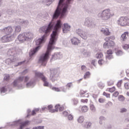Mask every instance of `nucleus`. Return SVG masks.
<instances>
[{
    "label": "nucleus",
    "mask_w": 129,
    "mask_h": 129,
    "mask_svg": "<svg viewBox=\"0 0 129 129\" xmlns=\"http://www.w3.org/2000/svg\"><path fill=\"white\" fill-rule=\"evenodd\" d=\"M62 27H63L62 21L57 20L56 21H51L49 22L47 26H44L39 28V33L44 34L43 36H45V38L50 35V33L53 30L52 33L50 34V38L47 45L46 51L40 55L38 59V63H41V65L43 66L47 65V62L50 58L52 50L54 48V45H55L56 41L58 39V36H59Z\"/></svg>",
    "instance_id": "f257e3e1"
},
{
    "label": "nucleus",
    "mask_w": 129,
    "mask_h": 129,
    "mask_svg": "<svg viewBox=\"0 0 129 129\" xmlns=\"http://www.w3.org/2000/svg\"><path fill=\"white\" fill-rule=\"evenodd\" d=\"M74 0H59L57 6L52 15V19H58L60 16L65 18L68 14V9Z\"/></svg>",
    "instance_id": "f03ea898"
},
{
    "label": "nucleus",
    "mask_w": 129,
    "mask_h": 129,
    "mask_svg": "<svg viewBox=\"0 0 129 129\" xmlns=\"http://www.w3.org/2000/svg\"><path fill=\"white\" fill-rule=\"evenodd\" d=\"M46 42V38L45 35H42L40 38L35 40V45L37 46L35 48L31 49L29 52V56L30 58L35 56L38 51L41 49L43 44Z\"/></svg>",
    "instance_id": "7ed1b4c3"
},
{
    "label": "nucleus",
    "mask_w": 129,
    "mask_h": 129,
    "mask_svg": "<svg viewBox=\"0 0 129 129\" xmlns=\"http://www.w3.org/2000/svg\"><path fill=\"white\" fill-rule=\"evenodd\" d=\"M34 36V34L31 32H24L20 34L17 37L18 41L20 43H24L25 41H28V40H31L32 38Z\"/></svg>",
    "instance_id": "20e7f679"
},
{
    "label": "nucleus",
    "mask_w": 129,
    "mask_h": 129,
    "mask_svg": "<svg viewBox=\"0 0 129 129\" xmlns=\"http://www.w3.org/2000/svg\"><path fill=\"white\" fill-rule=\"evenodd\" d=\"M109 11V9L104 10L98 14V17H99V18H100V19H101V20L104 21L108 20V19L110 18L111 15L110 12Z\"/></svg>",
    "instance_id": "39448f33"
},
{
    "label": "nucleus",
    "mask_w": 129,
    "mask_h": 129,
    "mask_svg": "<svg viewBox=\"0 0 129 129\" xmlns=\"http://www.w3.org/2000/svg\"><path fill=\"white\" fill-rule=\"evenodd\" d=\"M29 79L30 78L28 76H25L24 78V77H19L17 79L15 80L14 82L12 83L13 87H17L19 83H21V82H23L24 80V82H28L29 81Z\"/></svg>",
    "instance_id": "423d86ee"
},
{
    "label": "nucleus",
    "mask_w": 129,
    "mask_h": 129,
    "mask_svg": "<svg viewBox=\"0 0 129 129\" xmlns=\"http://www.w3.org/2000/svg\"><path fill=\"white\" fill-rule=\"evenodd\" d=\"M17 37V34L13 33L12 35H7L2 37L1 38V41L3 43H8V42H11L13 41Z\"/></svg>",
    "instance_id": "0eeeda50"
},
{
    "label": "nucleus",
    "mask_w": 129,
    "mask_h": 129,
    "mask_svg": "<svg viewBox=\"0 0 129 129\" xmlns=\"http://www.w3.org/2000/svg\"><path fill=\"white\" fill-rule=\"evenodd\" d=\"M50 78L51 81L54 82L55 80H57V77H58V72H57V70L54 69H50Z\"/></svg>",
    "instance_id": "6e6552de"
},
{
    "label": "nucleus",
    "mask_w": 129,
    "mask_h": 129,
    "mask_svg": "<svg viewBox=\"0 0 129 129\" xmlns=\"http://www.w3.org/2000/svg\"><path fill=\"white\" fill-rule=\"evenodd\" d=\"M7 13L8 15H14V16L17 15L19 16V17L21 16H24V12L22 11H16V10H8Z\"/></svg>",
    "instance_id": "1a4fd4ad"
},
{
    "label": "nucleus",
    "mask_w": 129,
    "mask_h": 129,
    "mask_svg": "<svg viewBox=\"0 0 129 129\" xmlns=\"http://www.w3.org/2000/svg\"><path fill=\"white\" fill-rule=\"evenodd\" d=\"M85 25L89 28H93L95 27V24L91 18H86L85 21Z\"/></svg>",
    "instance_id": "9d476101"
},
{
    "label": "nucleus",
    "mask_w": 129,
    "mask_h": 129,
    "mask_svg": "<svg viewBox=\"0 0 129 129\" xmlns=\"http://www.w3.org/2000/svg\"><path fill=\"white\" fill-rule=\"evenodd\" d=\"M5 63L7 65H12L15 66V64L17 63V57H13L12 58H7L5 60Z\"/></svg>",
    "instance_id": "9b49d317"
},
{
    "label": "nucleus",
    "mask_w": 129,
    "mask_h": 129,
    "mask_svg": "<svg viewBox=\"0 0 129 129\" xmlns=\"http://www.w3.org/2000/svg\"><path fill=\"white\" fill-rule=\"evenodd\" d=\"M114 45H115V43H114V41L112 40H108L106 41L103 44V48L104 49H106V48H113L114 47Z\"/></svg>",
    "instance_id": "f8f14e48"
},
{
    "label": "nucleus",
    "mask_w": 129,
    "mask_h": 129,
    "mask_svg": "<svg viewBox=\"0 0 129 129\" xmlns=\"http://www.w3.org/2000/svg\"><path fill=\"white\" fill-rule=\"evenodd\" d=\"M13 27L11 26L5 27L2 30V32H3V33H5L6 35H11V34L13 33Z\"/></svg>",
    "instance_id": "ddd939ff"
},
{
    "label": "nucleus",
    "mask_w": 129,
    "mask_h": 129,
    "mask_svg": "<svg viewBox=\"0 0 129 129\" xmlns=\"http://www.w3.org/2000/svg\"><path fill=\"white\" fill-rule=\"evenodd\" d=\"M76 33L79 36H80L82 39H84V40H86V39H87L86 33L81 29H77L76 30Z\"/></svg>",
    "instance_id": "4468645a"
},
{
    "label": "nucleus",
    "mask_w": 129,
    "mask_h": 129,
    "mask_svg": "<svg viewBox=\"0 0 129 129\" xmlns=\"http://www.w3.org/2000/svg\"><path fill=\"white\" fill-rule=\"evenodd\" d=\"M63 55L61 53V52H55L54 54H52L50 61H54V60H57V59H61Z\"/></svg>",
    "instance_id": "2eb2a0df"
},
{
    "label": "nucleus",
    "mask_w": 129,
    "mask_h": 129,
    "mask_svg": "<svg viewBox=\"0 0 129 129\" xmlns=\"http://www.w3.org/2000/svg\"><path fill=\"white\" fill-rule=\"evenodd\" d=\"M126 17H121L119 20H117L118 25H120L122 27L126 26Z\"/></svg>",
    "instance_id": "dca6fc26"
},
{
    "label": "nucleus",
    "mask_w": 129,
    "mask_h": 129,
    "mask_svg": "<svg viewBox=\"0 0 129 129\" xmlns=\"http://www.w3.org/2000/svg\"><path fill=\"white\" fill-rule=\"evenodd\" d=\"M36 81L37 80L36 79H33L27 82L26 84L27 88H33L36 85Z\"/></svg>",
    "instance_id": "f3484780"
},
{
    "label": "nucleus",
    "mask_w": 129,
    "mask_h": 129,
    "mask_svg": "<svg viewBox=\"0 0 129 129\" xmlns=\"http://www.w3.org/2000/svg\"><path fill=\"white\" fill-rule=\"evenodd\" d=\"M19 125V127L18 129H23L25 127V124L23 123L21 119L15 120L13 121V123L12 125Z\"/></svg>",
    "instance_id": "a211bd4d"
},
{
    "label": "nucleus",
    "mask_w": 129,
    "mask_h": 129,
    "mask_svg": "<svg viewBox=\"0 0 129 129\" xmlns=\"http://www.w3.org/2000/svg\"><path fill=\"white\" fill-rule=\"evenodd\" d=\"M71 26L68 24V23H64L63 27H62V33H68L70 31Z\"/></svg>",
    "instance_id": "6ab92c4d"
},
{
    "label": "nucleus",
    "mask_w": 129,
    "mask_h": 129,
    "mask_svg": "<svg viewBox=\"0 0 129 129\" xmlns=\"http://www.w3.org/2000/svg\"><path fill=\"white\" fill-rule=\"evenodd\" d=\"M7 54L9 56H11L13 58H14V57L16 58V56H17V51H16L15 49H10L7 52Z\"/></svg>",
    "instance_id": "aec40b11"
},
{
    "label": "nucleus",
    "mask_w": 129,
    "mask_h": 129,
    "mask_svg": "<svg viewBox=\"0 0 129 129\" xmlns=\"http://www.w3.org/2000/svg\"><path fill=\"white\" fill-rule=\"evenodd\" d=\"M71 43L74 46H78L79 44H80V40L76 37H73L71 40Z\"/></svg>",
    "instance_id": "412c9836"
},
{
    "label": "nucleus",
    "mask_w": 129,
    "mask_h": 129,
    "mask_svg": "<svg viewBox=\"0 0 129 129\" xmlns=\"http://www.w3.org/2000/svg\"><path fill=\"white\" fill-rule=\"evenodd\" d=\"M19 23L20 25H22L25 28H27L28 27V25H29V21L25 20L24 19H20Z\"/></svg>",
    "instance_id": "4be33fe9"
},
{
    "label": "nucleus",
    "mask_w": 129,
    "mask_h": 129,
    "mask_svg": "<svg viewBox=\"0 0 129 129\" xmlns=\"http://www.w3.org/2000/svg\"><path fill=\"white\" fill-rule=\"evenodd\" d=\"M35 77L37 78H40L41 80L43 79V78H46L45 76H44V74L43 73H40V72H36L35 73Z\"/></svg>",
    "instance_id": "5701e85b"
},
{
    "label": "nucleus",
    "mask_w": 129,
    "mask_h": 129,
    "mask_svg": "<svg viewBox=\"0 0 129 129\" xmlns=\"http://www.w3.org/2000/svg\"><path fill=\"white\" fill-rule=\"evenodd\" d=\"M13 28L15 29V32H14V34L16 33L17 36V33H19V32H21V30H22V27L20 25H17L13 27Z\"/></svg>",
    "instance_id": "b1692460"
},
{
    "label": "nucleus",
    "mask_w": 129,
    "mask_h": 129,
    "mask_svg": "<svg viewBox=\"0 0 129 129\" xmlns=\"http://www.w3.org/2000/svg\"><path fill=\"white\" fill-rule=\"evenodd\" d=\"M42 81L43 82V86L45 87H49V85H50V84L48 81H47V78H43L42 79Z\"/></svg>",
    "instance_id": "393cba45"
},
{
    "label": "nucleus",
    "mask_w": 129,
    "mask_h": 129,
    "mask_svg": "<svg viewBox=\"0 0 129 129\" xmlns=\"http://www.w3.org/2000/svg\"><path fill=\"white\" fill-rule=\"evenodd\" d=\"M54 0H44L42 3L43 4H44L46 6H47L49 7L53 2H54Z\"/></svg>",
    "instance_id": "a878e982"
},
{
    "label": "nucleus",
    "mask_w": 129,
    "mask_h": 129,
    "mask_svg": "<svg viewBox=\"0 0 129 129\" xmlns=\"http://www.w3.org/2000/svg\"><path fill=\"white\" fill-rule=\"evenodd\" d=\"M7 91H8V88H7V87L3 86L0 88V92L1 94H2V93H6Z\"/></svg>",
    "instance_id": "bb28decb"
},
{
    "label": "nucleus",
    "mask_w": 129,
    "mask_h": 129,
    "mask_svg": "<svg viewBox=\"0 0 129 129\" xmlns=\"http://www.w3.org/2000/svg\"><path fill=\"white\" fill-rule=\"evenodd\" d=\"M91 126V122H86L84 124V127L86 128H89Z\"/></svg>",
    "instance_id": "cd10ccee"
},
{
    "label": "nucleus",
    "mask_w": 129,
    "mask_h": 129,
    "mask_svg": "<svg viewBox=\"0 0 129 129\" xmlns=\"http://www.w3.org/2000/svg\"><path fill=\"white\" fill-rule=\"evenodd\" d=\"M25 63V61H22L18 62H17L16 59V63L14 64V67H18V66H21V65H23Z\"/></svg>",
    "instance_id": "c85d7f7f"
},
{
    "label": "nucleus",
    "mask_w": 129,
    "mask_h": 129,
    "mask_svg": "<svg viewBox=\"0 0 129 129\" xmlns=\"http://www.w3.org/2000/svg\"><path fill=\"white\" fill-rule=\"evenodd\" d=\"M72 101L74 105H77L78 104V99L77 98H73Z\"/></svg>",
    "instance_id": "c756f323"
},
{
    "label": "nucleus",
    "mask_w": 129,
    "mask_h": 129,
    "mask_svg": "<svg viewBox=\"0 0 129 129\" xmlns=\"http://www.w3.org/2000/svg\"><path fill=\"white\" fill-rule=\"evenodd\" d=\"M84 121V117L83 116H81L79 117L78 119V122H79L80 123H82Z\"/></svg>",
    "instance_id": "7c9ffc66"
},
{
    "label": "nucleus",
    "mask_w": 129,
    "mask_h": 129,
    "mask_svg": "<svg viewBox=\"0 0 129 129\" xmlns=\"http://www.w3.org/2000/svg\"><path fill=\"white\" fill-rule=\"evenodd\" d=\"M87 110H88V107H87V106L85 105L82 107V111H83V112H86Z\"/></svg>",
    "instance_id": "2f4dec72"
},
{
    "label": "nucleus",
    "mask_w": 129,
    "mask_h": 129,
    "mask_svg": "<svg viewBox=\"0 0 129 129\" xmlns=\"http://www.w3.org/2000/svg\"><path fill=\"white\" fill-rule=\"evenodd\" d=\"M115 53L117 56H121L123 54L122 51L120 50H117L115 52Z\"/></svg>",
    "instance_id": "473e14b6"
},
{
    "label": "nucleus",
    "mask_w": 129,
    "mask_h": 129,
    "mask_svg": "<svg viewBox=\"0 0 129 129\" xmlns=\"http://www.w3.org/2000/svg\"><path fill=\"white\" fill-rule=\"evenodd\" d=\"M90 76V72H87L85 73L84 76V79H86V78H88Z\"/></svg>",
    "instance_id": "72a5a7b5"
},
{
    "label": "nucleus",
    "mask_w": 129,
    "mask_h": 129,
    "mask_svg": "<svg viewBox=\"0 0 129 129\" xmlns=\"http://www.w3.org/2000/svg\"><path fill=\"white\" fill-rule=\"evenodd\" d=\"M99 123L100 124H101L102 123V121L103 120H105V119H106V118L105 117H104V116H101L100 117H99Z\"/></svg>",
    "instance_id": "f704fd0d"
},
{
    "label": "nucleus",
    "mask_w": 129,
    "mask_h": 129,
    "mask_svg": "<svg viewBox=\"0 0 129 129\" xmlns=\"http://www.w3.org/2000/svg\"><path fill=\"white\" fill-rule=\"evenodd\" d=\"M103 56V54L102 53H98L96 54V58L97 59H100Z\"/></svg>",
    "instance_id": "c9c22d12"
},
{
    "label": "nucleus",
    "mask_w": 129,
    "mask_h": 129,
    "mask_svg": "<svg viewBox=\"0 0 129 129\" xmlns=\"http://www.w3.org/2000/svg\"><path fill=\"white\" fill-rule=\"evenodd\" d=\"M118 99L119 101H123L124 100V97L122 95H119Z\"/></svg>",
    "instance_id": "e433bc0d"
},
{
    "label": "nucleus",
    "mask_w": 129,
    "mask_h": 129,
    "mask_svg": "<svg viewBox=\"0 0 129 129\" xmlns=\"http://www.w3.org/2000/svg\"><path fill=\"white\" fill-rule=\"evenodd\" d=\"M31 110L28 109L27 111V115H26V117H27V118H29V117H30L31 116Z\"/></svg>",
    "instance_id": "4c0bfd02"
},
{
    "label": "nucleus",
    "mask_w": 129,
    "mask_h": 129,
    "mask_svg": "<svg viewBox=\"0 0 129 129\" xmlns=\"http://www.w3.org/2000/svg\"><path fill=\"white\" fill-rule=\"evenodd\" d=\"M90 108L91 110L92 111H93V112H95V107L94 106V104H91L90 106Z\"/></svg>",
    "instance_id": "58836bf2"
},
{
    "label": "nucleus",
    "mask_w": 129,
    "mask_h": 129,
    "mask_svg": "<svg viewBox=\"0 0 129 129\" xmlns=\"http://www.w3.org/2000/svg\"><path fill=\"white\" fill-rule=\"evenodd\" d=\"M5 81H9L10 80V75H6L4 78Z\"/></svg>",
    "instance_id": "ea45409f"
},
{
    "label": "nucleus",
    "mask_w": 129,
    "mask_h": 129,
    "mask_svg": "<svg viewBox=\"0 0 129 129\" xmlns=\"http://www.w3.org/2000/svg\"><path fill=\"white\" fill-rule=\"evenodd\" d=\"M103 95H104V96H106V97H107V98H110V94H109V93H107L105 92H104L103 93Z\"/></svg>",
    "instance_id": "a19ab883"
},
{
    "label": "nucleus",
    "mask_w": 129,
    "mask_h": 129,
    "mask_svg": "<svg viewBox=\"0 0 129 129\" xmlns=\"http://www.w3.org/2000/svg\"><path fill=\"white\" fill-rule=\"evenodd\" d=\"M123 49H124V50H128L129 49V44H125L123 45L122 46Z\"/></svg>",
    "instance_id": "79ce46f5"
},
{
    "label": "nucleus",
    "mask_w": 129,
    "mask_h": 129,
    "mask_svg": "<svg viewBox=\"0 0 129 129\" xmlns=\"http://www.w3.org/2000/svg\"><path fill=\"white\" fill-rule=\"evenodd\" d=\"M66 87H68L69 89V88H71V87H73V84H72V82H70L66 85Z\"/></svg>",
    "instance_id": "37998d69"
},
{
    "label": "nucleus",
    "mask_w": 129,
    "mask_h": 129,
    "mask_svg": "<svg viewBox=\"0 0 129 129\" xmlns=\"http://www.w3.org/2000/svg\"><path fill=\"white\" fill-rule=\"evenodd\" d=\"M52 90H53V91H56L57 92H59L60 91V89L58 87H53L52 88Z\"/></svg>",
    "instance_id": "c03bdc74"
},
{
    "label": "nucleus",
    "mask_w": 129,
    "mask_h": 129,
    "mask_svg": "<svg viewBox=\"0 0 129 129\" xmlns=\"http://www.w3.org/2000/svg\"><path fill=\"white\" fill-rule=\"evenodd\" d=\"M106 58H107V59H108V60H110L111 59H113V55L111 54H108L106 56Z\"/></svg>",
    "instance_id": "a18cd8bd"
},
{
    "label": "nucleus",
    "mask_w": 129,
    "mask_h": 129,
    "mask_svg": "<svg viewBox=\"0 0 129 129\" xmlns=\"http://www.w3.org/2000/svg\"><path fill=\"white\" fill-rule=\"evenodd\" d=\"M46 107L47 108V110H49V111H50V110L53 109V105H48Z\"/></svg>",
    "instance_id": "49530a36"
},
{
    "label": "nucleus",
    "mask_w": 129,
    "mask_h": 129,
    "mask_svg": "<svg viewBox=\"0 0 129 129\" xmlns=\"http://www.w3.org/2000/svg\"><path fill=\"white\" fill-rule=\"evenodd\" d=\"M121 83H122V80L119 81L117 82L116 85H117V87H118V88H119V87H120L121 86Z\"/></svg>",
    "instance_id": "de8ad7c7"
},
{
    "label": "nucleus",
    "mask_w": 129,
    "mask_h": 129,
    "mask_svg": "<svg viewBox=\"0 0 129 129\" xmlns=\"http://www.w3.org/2000/svg\"><path fill=\"white\" fill-rule=\"evenodd\" d=\"M98 86L101 88H103V87H104V84H103L102 82H99L98 83Z\"/></svg>",
    "instance_id": "09e8293b"
},
{
    "label": "nucleus",
    "mask_w": 129,
    "mask_h": 129,
    "mask_svg": "<svg viewBox=\"0 0 129 129\" xmlns=\"http://www.w3.org/2000/svg\"><path fill=\"white\" fill-rule=\"evenodd\" d=\"M98 101L100 102V103H103L105 102V99L100 98L98 99Z\"/></svg>",
    "instance_id": "8fccbe9b"
},
{
    "label": "nucleus",
    "mask_w": 129,
    "mask_h": 129,
    "mask_svg": "<svg viewBox=\"0 0 129 129\" xmlns=\"http://www.w3.org/2000/svg\"><path fill=\"white\" fill-rule=\"evenodd\" d=\"M126 39V36L124 35V34H122L121 35V40H122V41H125Z\"/></svg>",
    "instance_id": "3c124183"
},
{
    "label": "nucleus",
    "mask_w": 129,
    "mask_h": 129,
    "mask_svg": "<svg viewBox=\"0 0 129 129\" xmlns=\"http://www.w3.org/2000/svg\"><path fill=\"white\" fill-rule=\"evenodd\" d=\"M110 34V32H109V30L107 29H106V32H105V34H104L105 36H109Z\"/></svg>",
    "instance_id": "603ef678"
},
{
    "label": "nucleus",
    "mask_w": 129,
    "mask_h": 129,
    "mask_svg": "<svg viewBox=\"0 0 129 129\" xmlns=\"http://www.w3.org/2000/svg\"><path fill=\"white\" fill-rule=\"evenodd\" d=\"M112 50L111 49H109L107 51V55H112L113 54Z\"/></svg>",
    "instance_id": "864d4df0"
},
{
    "label": "nucleus",
    "mask_w": 129,
    "mask_h": 129,
    "mask_svg": "<svg viewBox=\"0 0 129 129\" xmlns=\"http://www.w3.org/2000/svg\"><path fill=\"white\" fill-rule=\"evenodd\" d=\"M126 109L125 108H122L120 109V112L121 113H123V112H126Z\"/></svg>",
    "instance_id": "5fc2aeb1"
},
{
    "label": "nucleus",
    "mask_w": 129,
    "mask_h": 129,
    "mask_svg": "<svg viewBox=\"0 0 129 129\" xmlns=\"http://www.w3.org/2000/svg\"><path fill=\"white\" fill-rule=\"evenodd\" d=\"M31 122L30 121L28 120H25L24 123H22L24 124V125H28L29 124V123H30Z\"/></svg>",
    "instance_id": "6e6d98bb"
},
{
    "label": "nucleus",
    "mask_w": 129,
    "mask_h": 129,
    "mask_svg": "<svg viewBox=\"0 0 129 129\" xmlns=\"http://www.w3.org/2000/svg\"><path fill=\"white\" fill-rule=\"evenodd\" d=\"M118 94H119V93H118V91H115V92L113 94V96H114V97H117V96H118Z\"/></svg>",
    "instance_id": "4d7b16f0"
},
{
    "label": "nucleus",
    "mask_w": 129,
    "mask_h": 129,
    "mask_svg": "<svg viewBox=\"0 0 129 129\" xmlns=\"http://www.w3.org/2000/svg\"><path fill=\"white\" fill-rule=\"evenodd\" d=\"M68 118L69 120H72V119H73V116L72 115H71V114H70L68 116Z\"/></svg>",
    "instance_id": "13d9d810"
},
{
    "label": "nucleus",
    "mask_w": 129,
    "mask_h": 129,
    "mask_svg": "<svg viewBox=\"0 0 129 129\" xmlns=\"http://www.w3.org/2000/svg\"><path fill=\"white\" fill-rule=\"evenodd\" d=\"M96 59H93L91 61V64L93 66H94V67L96 66V65H95V62H96Z\"/></svg>",
    "instance_id": "bf43d9fd"
},
{
    "label": "nucleus",
    "mask_w": 129,
    "mask_h": 129,
    "mask_svg": "<svg viewBox=\"0 0 129 129\" xmlns=\"http://www.w3.org/2000/svg\"><path fill=\"white\" fill-rule=\"evenodd\" d=\"M125 89H129V83H125L124 85Z\"/></svg>",
    "instance_id": "052dcab7"
},
{
    "label": "nucleus",
    "mask_w": 129,
    "mask_h": 129,
    "mask_svg": "<svg viewBox=\"0 0 129 129\" xmlns=\"http://www.w3.org/2000/svg\"><path fill=\"white\" fill-rule=\"evenodd\" d=\"M54 107H55V109H56V110L58 111V110H59V108L60 107V104H57L55 105Z\"/></svg>",
    "instance_id": "680f3d73"
},
{
    "label": "nucleus",
    "mask_w": 129,
    "mask_h": 129,
    "mask_svg": "<svg viewBox=\"0 0 129 129\" xmlns=\"http://www.w3.org/2000/svg\"><path fill=\"white\" fill-rule=\"evenodd\" d=\"M86 92H87V91H85L81 90L80 91V95H83L84 94H85V93H86Z\"/></svg>",
    "instance_id": "e2e57ef3"
},
{
    "label": "nucleus",
    "mask_w": 129,
    "mask_h": 129,
    "mask_svg": "<svg viewBox=\"0 0 129 129\" xmlns=\"http://www.w3.org/2000/svg\"><path fill=\"white\" fill-rule=\"evenodd\" d=\"M108 86H111L112 85H113V81H110L108 82Z\"/></svg>",
    "instance_id": "0e129e2a"
},
{
    "label": "nucleus",
    "mask_w": 129,
    "mask_h": 129,
    "mask_svg": "<svg viewBox=\"0 0 129 129\" xmlns=\"http://www.w3.org/2000/svg\"><path fill=\"white\" fill-rule=\"evenodd\" d=\"M62 114H64V116H68L69 115L68 112H67V111H64L62 112Z\"/></svg>",
    "instance_id": "69168bd1"
},
{
    "label": "nucleus",
    "mask_w": 129,
    "mask_h": 129,
    "mask_svg": "<svg viewBox=\"0 0 129 129\" xmlns=\"http://www.w3.org/2000/svg\"><path fill=\"white\" fill-rule=\"evenodd\" d=\"M103 61V59H99L98 61V63L99 65H102V61Z\"/></svg>",
    "instance_id": "338daca9"
},
{
    "label": "nucleus",
    "mask_w": 129,
    "mask_h": 129,
    "mask_svg": "<svg viewBox=\"0 0 129 129\" xmlns=\"http://www.w3.org/2000/svg\"><path fill=\"white\" fill-rule=\"evenodd\" d=\"M126 26H129V18L126 17Z\"/></svg>",
    "instance_id": "774afa93"
}]
</instances>
